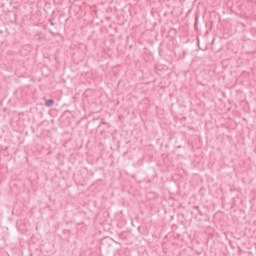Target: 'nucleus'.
Listing matches in <instances>:
<instances>
[{
	"mask_svg": "<svg viewBox=\"0 0 256 256\" xmlns=\"http://www.w3.org/2000/svg\"><path fill=\"white\" fill-rule=\"evenodd\" d=\"M45 107H53V105H55V100L53 99H48L46 100V102L44 103Z\"/></svg>",
	"mask_w": 256,
	"mask_h": 256,
	"instance_id": "1",
	"label": "nucleus"
},
{
	"mask_svg": "<svg viewBox=\"0 0 256 256\" xmlns=\"http://www.w3.org/2000/svg\"><path fill=\"white\" fill-rule=\"evenodd\" d=\"M49 23H50V25H52V27L55 26V22L53 21V19H50Z\"/></svg>",
	"mask_w": 256,
	"mask_h": 256,
	"instance_id": "2",
	"label": "nucleus"
},
{
	"mask_svg": "<svg viewBox=\"0 0 256 256\" xmlns=\"http://www.w3.org/2000/svg\"><path fill=\"white\" fill-rule=\"evenodd\" d=\"M194 209H197V211H199V206H194Z\"/></svg>",
	"mask_w": 256,
	"mask_h": 256,
	"instance_id": "3",
	"label": "nucleus"
},
{
	"mask_svg": "<svg viewBox=\"0 0 256 256\" xmlns=\"http://www.w3.org/2000/svg\"><path fill=\"white\" fill-rule=\"evenodd\" d=\"M199 215H201V216L203 215V212H201V210H199Z\"/></svg>",
	"mask_w": 256,
	"mask_h": 256,
	"instance_id": "4",
	"label": "nucleus"
},
{
	"mask_svg": "<svg viewBox=\"0 0 256 256\" xmlns=\"http://www.w3.org/2000/svg\"><path fill=\"white\" fill-rule=\"evenodd\" d=\"M253 225L256 227V220L253 221Z\"/></svg>",
	"mask_w": 256,
	"mask_h": 256,
	"instance_id": "5",
	"label": "nucleus"
},
{
	"mask_svg": "<svg viewBox=\"0 0 256 256\" xmlns=\"http://www.w3.org/2000/svg\"><path fill=\"white\" fill-rule=\"evenodd\" d=\"M231 192L235 191V188L230 189Z\"/></svg>",
	"mask_w": 256,
	"mask_h": 256,
	"instance_id": "6",
	"label": "nucleus"
},
{
	"mask_svg": "<svg viewBox=\"0 0 256 256\" xmlns=\"http://www.w3.org/2000/svg\"><path fill=\"white\" fill-rule=\"evenodd\" d=\"M8 149H9V147H6V148H5V151H7Z\"/></svg>",
	"mask_w": 256,
	"mask_h": 256,
	"instance_id": "7",
	"label": "nucleus"
},
{
	"mask_svg": "<svg viewBox=\"0 0 256 256\" xmlns=\"http://www.w3.org/2000/svg\"><path fill=\"white\" fill-rule=\"evenodd\" d=\"M103 125H105L106 123L105 122H102Z\"/></svg>",
	"mask_w": 256,
	"mask_h": 256,
	"instance_id": "8",
	"label": "nucleus"
}]
</instances>
